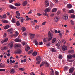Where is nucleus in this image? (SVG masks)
Returning <instances> with one entry per match:
<instances>
[{
	"instance_id": "54",
	"label": "nucleus",
	"mask_w": 75,
	"mask_h": 75,
	"mask_svg": "<svg viewBox=\"0 0 75 75\" xmlns=\"http://www.w3.org/2000/svg\"><path fill=\"white\" fill-rule=\"evenodd\" d=\"M15 1V0H9V2L10 3H13Z\"/></svg>"
},
{
	"instance_id": "46",
	"label": "nucleus",
	"mask_w": 75,
	"mask_h": 75,
	"mask_svg": "<svg viewBox=\"0 0 75 75\" xmlns=\"http://www.w3.org/2000/svg\"><path fill=\"white\" fill-rule=\"evenodd\" d=\"M15 33L16 34V36H18V34H19V33H18V32L17 31H16L15 32Z\"/></svg>"
},
{
	"instance_id": "52",
	"label": "nucleus",
	"mask_w": 75,
	"mask_h": 75,
	"mask_svg": "<svg viewBox=\"0 0 75 75\" xmlns=\"http://www.w3.org/2000/svg\"><path fill=\"white\" fill-rule=\"evenodd\" d=\"M70 22L71 23L72 25H74V22L72 20H71Z\"/></svg>"
},
{
	"instance_id": "39",
	"label": "nucleus",
	"mask_w": 75,
	"mask_h": 75,
	"mask_svg": "<svg viewBox=\"0 0 75 75\" xmlns=\"http://www.w3.org/2000/svg\"><path fill=\"white\" fill-rule=\"evenodd\" d=\"M36 59L37 61H38V60H40V59H41V57L38 56L37 57Z\"/></svg>"
},
{
	"instance_id": "50",
	"label": "nucleus",
	"mask_w": 75,
	"mask_h": 75,
	"mask_svg": "<svg viewBox=\"0 0 75 75\" xmlns=\"http://www.w3.org/2000/svg\"><path fill=\"white\" fill-rule=\"evenodd\" d=\"M44 65V62H42L40 65V67H41V66H43Z\"/></svg>"
},
{
	"instance_id": "27",
	"label": "nucleus",
	"mask_w": 75,
	"mask_h": 75,
	"mask_svg": "<svg viewBox=\"0 0 75 75\" xmlns=\"http://www.w3.org/2000/svg\"><path fill=\"white\" fill-rule=\"evenodd\" d=\"M27 2L26 1H25L23 3V6H26L27 5Z\"/></svg>"
},
{
	"instance_id": "37",
	"label": "nucleus",
	"mask_w": 75,
	"mask_h": 75,
	"mask_svg": "<svg viewBox=\"0 0 75 75\" xmlns=\"http://www.w3.org/2000/svg\"><path fill=\"white\" fill-rule=\"evenodd\" d=\"M16 25L17 26H19L20 25V22H19V21H17L16 23Z\"/></svg>"
},
{
	"instance_id": "13",
	"label": "nucleus",
	"mask_w": 75,
	"mask_h": 75,
	"mask_svg": "<svg viewBox=\"0 0 75 75\" xmlns=\"http://www.w3.org/2000/svg\"><path fill=\"white\" fill-rule=\"evenodd\" d=\"M7 41H8V38H6L3 40L1 41V42H2V43H4V42H7Z\"/></svg>"
},
{
	"instance_id": "14",
	"label": "nucleus",
	"mask_w": 75,
	"mask_h": 75,
	"mask_svg": "<svg viewBox=\"0 0 75 75\" xmlns=\"http://www.w3.org/2000/svg\"><path fill=\"white\" fill-rule=\"evenodd\" d=\"M44 65L46 67H50V64H49V63L46 62H44Z\"/></svg>"
},
{
	"instance_id": "48",
	"label": "nucleus",
	"mask_w": 75,
	"mask_h": 75,
	"mask_svg": "<svg viewBox=\"0 0 75 75\" xmlns=\"http://www.w3.org/2000/svg\"><path fill=\"white\" fill-rule=\"evenodd\" d=\"M42 44H43V43H42V42H40L39 43V45H42Z\"/></svg>"
},
{
	"instance_id": "61",
	"label": "nucleus",
	"mask_w": 75,
	"mask_h": 75,
	"mask_svg": "<svg viewBox=\"0 0 75 75\" xmlns=\"http://www.w3.org/2000/svg\"><path fill=\"white\" fill-rule=\"evenodd\" d=\"M46 23H47V22H44L42 23V24L43 25H44Z\"/></svg>"
},
{
	"instance_id": "26",
	"label": "nucleus",
	"mask_w": 75,
	"mask_h": 75,
	"mask_svg": "<svg viewBox=\"0 0 75 75\" xmlns=\"http://www.w3.org/2000/svg\"><path fill=\"white\" fill-rule=\"evenodd\" d=\"M9 7L10 8H11L12 9H16V7H14L12 5H10Z\"/></svg>"
},
{
	"instance_id": "25",
	"label": "nucleus",
	"mask_w": 75,
	"mask_h": 75,
	"mask_svg": "<svg viewBox=\"0 0 75 75\" xmlns=\"http://www.w3.org/2000/svg\"><path fill=\"white\" fill-rule=\"evenodd\" d=\"M50 75H54V71H53V69H51Z\"/></svg>"
},
{
	"instance_id": "58",
	"label": "nucleus",
	"mask_w": 75,
	"mask_h": 75,
	"mask_svg": "<svg viewBox=\"0 0 75 75\" xmlns=\"http://www.w3.org/2000/svg\"><path fill=\"white\" fill-rule=\"evenodd\" d=\"M27 33H23V34L24 36H27Z\"/></svg>"
},
{
	"instance_id": "20",
	"label": "nucleus",
	"mask_w": 75,
	"mask_h": 75,
	"mask_svg": "<svg viewBox=\"0 0 75 75\" xmlns=\"http://www.w3.org/2000/svg\"><path fill=\"white\" fill-rule=\"evenodd\" d=\"M15 41L16 42H20L21 41L20 39H16L15 40Z\"/></svg>"
},
{
	"instance_id": "12",
	"label": "nucleus",
	"mask_w": 75,
	"mask_h": 75,
	"mask_svg": "<svg viewBox=\"0 0 75 75\" xmlns=\"http://www.w3.org/2000/svg\"><path fill=\"white\" fill-rule=\"evenodd\" d=\"M48 35L49 37H52V36H53V33H52L50 31H49L48 32Z\"/></svg>"
},
{
	"instance_id": "34",
	"label": "nucleus",
	"mask_w": 75,
	"mask_h": 75,
	"mask_svg": "<svg viewBox=\"0 0 75 75\" xmlns=\"http://www.w3.org/2000/svg\"><path fill=\"white\" fill-rule=\"evenodd\" d=\"M11 22L13 23H16V21H15V19L14 18H13L11 20Z\"/></svg>"
},
{
	"instance_id": "23",
	"label": "nucleus",
	"mask_w": 75,
	"mask_h": 75,
	"mask_svg": "<svg viewBox=\"0 0 75 75\" xmlns=\"http://www.w3.org/2000/svg\"><path fill=\"white\" fill-rule=\"evenodd\" d=\"M26 30V29L24 27H22V32H24V31H25Z\"/></svg>"
},
{
	"instance_id": "63",
	"label": "nucleus",
	"mask_w": 75,
	"mask_h": 75,
	"mask_svg": "<svg viewBox=\"0 0 75 75\" xmlns=\"http://www.w3.org/2000/svg\"><path fill=\"white\" fill-rule=\"evenodd\" d=\"M59 35L60 36V37H62V34L61 33L59 34Z\"/></svg>"
},
{
	"instance_id": "5",
	"label": "nucleus",
	"mask_w": 75,
	"mask_h": 75,
	"mask_svg": "<svg viewBox=\"0 0 75 75\" xmlns=\"http://www.w3.org/2000/svg\"><path fill=\"white\" fill-rule=\"evenodd\" d=\"M15 52L16 54H20L21 53V50L20 49H18L15 51Z\"/></svg>"
},
{
	"instance_id": "36",
	"label": "nucleus",
	"mask_w": 75,
	"mask_h": 75,
	"mask_svg": "<svg viewBox=\"0 0 75 75\" xmlns=\"http://www.w3.org/2000/svg\"><path fill=\"white\" fill-rule=\"evenodd\" d=\"M56 41V38H54L52 41V43H55V42Z\"/></svg>"
},
{
	"instance_id": "32",
	"label": "nucleus",
	"mask_w": 75,
	"mask_h": 75,
	"mask_svg": "<svg viewBox=\"0 0 75 75\" xmlns=\"http://www.w3.org/2000/svg\"><path fill=\"white\" fill-rule=\"evenodd\" d=\"M68 67L67 66H65L64 67V71H67L68 69Z\"/></svg>"
},
{
	"instance_id": "15",
	"label": "nucleus",
	"mask_w": 75,
	"mask_h": 75,
	"mask_svg": "<svg viewBox=\"0 0 75 75\" xmlns=\"http://www.w3.org/2000/svg\"><path fill=\"white\" fill-rule=\"evenodd\" d=\"M67 58L68 59H72L73 58V56L72 55L69 54V55H67Z\"/></svg>"
},
{
	"instance_id": "53",
	"label": "nucleus",
	"mask_w": 75,
	"mask_h": 75,
	"mask_svg": "<svg viewBox=\"0 0 75 75\" xmlns=\"http://www.w3.org/2000/svg\"><path fill=\"white\" fill-rule=\"evenodd\" d=\"M69 53L71 52L72 53H74V50H70L69 51Z\"/></svg>"
},
{
	"instance_id": "57",
	"label": "nucleus",
	"mask_w": 75,
	"mask_h": 75,
	"mask_svg": "<svg viewBox=\"0 0 75 75\" xmlns=\"http://www.w3.org/2000/svg\"><path fill=\"white\" fill-rule=\"evenodd\" d=\"M19 70L21 71H24V68H20L19 69Z\"/></svg>"
},
{
	"instance_id": "56",
	"label": "nucleus",
	"mask_w": 75,
	"mask_h": 75,
	"mask_svg": "<svg viewBox=\"0 0 75 75\" xmlns=\"http://www.w3.org/2000/svg\"><path fill=\"white\" fill-rule=\"evenodd\" d=\"M61 14V11H59L57 12V14L59 15V14Z\"/></svg>"
},
{
	"instance_id": "9",
	"label": "nucleus",
	"mask_w": 75,
	"mask_h": 75,
	"mask_svg": "<svg viewBox=\"0 0 75 75\" xmlns=\"http://www.w3.org/2000/svg\"><path fill=\"white\" fill-rule=\"evenodd\" d=\"M74 69L73 68H71L69 70V72L70 74H72L73 72H74Z\"/></svg>"
},
{
	"instance_id": "16",
	"label": "nucleus",
	"mask_w": 75,
	"mask_h": 75,
	"mask_svg": "<svg viewBox=\"0 0 75 75\" xmlns=\"http://www.w3.org/2000/svg\"><path fill=\"white\" fill-rule=\"evenodd\" d=\"M59 20V17H56L55 18L54 21H55V22H57V21H58Z\"/></svg>"
},
{
	"instance_id": "8",
	"label": "nucleus",
	"mask_w": 75,
	"mask_h": 75,
	"mask_svg": "<svg viewBox=\"0 0 75 75\" xmlns=\"http://www.w3.org/2000/svg\"><path fill=\"white\" fill-rule=\"evenodd\" d=\"M50 10H51L50 8H47L44 10V12L46 13H48V12H49L50 11Z\"/></svg>"
},
{
	"instance_id": "18",
	"label": "nucleus",
	"mask_w": 75,
	"mask_h": 75,
	"mask_svg": "<svg viewBox=\"0 0 75 75\" xmlns=\"http://www.w3.org/2000/svg\"><path fill=\"white\" fill-rule=\"evenodd\" d=\"M30 47L29 46H27L26 48H25V51H28L29 50H30Z\"/></svg>"
},
{
	"instance_id": "31",
	"label": "nucleus",
	"mask_w": 75,
	"mask_h": 75,
	"mask_svg": "<svg viewBox=\"0 0 75 75\" xmlns=\"http://www.w3.org/2000/svg\"><path fill=\"white\" fill-rule=\"evenodd\" d=\"M43 41L45 42H47V41H48V38H45L43 39Z\"/></svg>"
},
{
	"instance_id": "1",
	"label": "nucleus",
	"mask_w": 75,
	"mask_h": 75,
	"mask_svg": "<svg viewBox=\"0 0 75 75\" xmlns=\"http://www.w3.org/2000/svg\"><path fill=\"white\" fill-rule=\"evenodd\" d=\"M60 43H61V41L59 40H57L55 43V44L56 46H57L58 49H59L61 47V45H60Z\"/></svg>"
},
{
	"instance_id": "60",
	"label": "nucleus",
	"mask_w": 75,
	"mask_h": 75,
	"mask_svg": "<svg viewBox=\"0 0 75 75\" xmlns=\"http://www.w3.org/2000/svg\"><path fill=\"white\" fill-rule=\"evenodd\" d=\"M10 59H7V62L8 63V64H9L10 63Z\"/></svg>"
},
{
	"instance_id": "11",
	"label": "nucleus",
	"mask_w": 75,
	"mask_h": 75,
	"mask_svg": "<svg viewBox=\"0 0 75 75\" xmlns=\"http://www.w3.org/2000/svg\"><path fill=\"white\" fill-rule=\"evenodd\" d=\"M67 48H68V47L67 46H63V47L62 48V50L64 51H66V50H67Z\"/></svg>"
},
{
	"instance_id": "21",
	"label": "nucleus",
	"mask_w": 75,
	"mask_h": 75,
	"mask_svg": "<svg viewBox=\"0 0 75 75\" xmlns=\"http://www.w3.org/2000/svg\"><path fill=\"white\" fill-rule=\"evenodd\" d=\"M1 21L4 23H8V21L6 20H2Z\"/></svg>"
},
{
	"instance_id": "44",
	"label": "nucleus",
	"mask_w": 75,
	"mask_h": 75,
	"mask_svg": "<svg viewBox=\"0 0 75 75\" xmlns=\"http://www.w3.org/2000/svg\"><path fill=\"white\" fill-rule=\"evenodd\" d=\"M62 55L61 54H59V59H61L62 58Z\"/></svg>"
},
{
	"instance_id": "19",
	"label": "nucleus",
	"mask_w": 75,
	"mask_h": 75,
	"mask_svg": "<svg viewBox=\"0 0 75 75\" xmlns=\"http://www.w3.org/2000/svg\"><path fill=\"white\" fill-rule=\"evenodd\" d=\"M32 54V55H33V56L35 57V56H36V55H37V53L36 52H34Z\"/></svg>"
},
{
	"instance_id": "35",
	"label": "nucleus",
	"mask_w": 75,
	"mask_h": 75,
	"mask_svg": "<svg viewBox=\"0 0 75 75\" xmlns=\"http://www.w3.org/2000/svg\"><path fill=\"white\" fill-rule=\"evenodd\" d=\"M50 51H52V52H55V49L54 48H51L50 49Z\"/></svg>"
},
{
	"instance_id": "2",
	"label": "nucleus",
	"mask_w": 75,
	"mask_h": 75,
	"mask_svg": "<svg viewBox=\"0 0 75 75\" xmlns=\"http://www.w3.org/2000/svg\"><path fill=\"white\" fill-rule=\"evenodd\" d=\"M7 31L8 33L9 34H12L13 33V30L12 28L9 29L7 30Z\"/></svg>"
},
{
	"instance_id": "30",
	"label": "nucleus",
	"mask_w": 75,
	"mask_h": 75,
	"mask_svg": "<svg viewBox=\"0 0 75 75\" xmlns=\"http://www.w3.org/2000/svg\"><path fill=\"white\" fill-rule=\"evenodd\" d=\"M57 8H54L52 9V13L56 12L57 11Z\"/></svg>"
},
{
	"instance_id": "47",
	"label": "nucleus",
	"mask_w": 75,
	"mask_h": 75,
	"mask_svg": "<svg viewBox=\"0 0 75 75\" xmlns=\"http://www.w3.org/2000/svg\"><path fill=\"white\" fill-rule=\"evenodd\" d=\"M50 45H51L50 43H47L46 44V45L47 46V47H49V46H50Z\"/></svg>"
},
{
	"instance_id": "22",
	"label": "nucleus",
	"mask_w": 75,
	"mask_h": 75,
	"mask_svg": "<svg viewBox=\"0 0 75 75\" xmlns=\"http://www.w3.org/2000/svg\"><path fill=\"white\" fill-rule=\"evenodd\" d=\"M10 72L11 73V74H14V73L15 72V70L13 69H12L11 70Z\"/></svg>"
},
{
	"instance_id": "49",
	"label": "nucleus",
	"mask_w": 75,
	"mask_h": 75,
	"mask_svg": "<svg viewBox=\"0 0 75 75\" xmlns=\"http://www.w3.org/2000/svg\"><path fill=\"white\" fill-rule=\"evenodd\" d=\"M55 74L56 75H59V74L58 73V71H56L55 72Z\"/></svg>"
},
{
	"instance_id": "51",
	"label": "nucleus",
	"mask_w": 75,
	"mask_h": 75,
	"mask_svg": "<svg viewBox=\"0 0 75 75\" xmlns=\"http://www.w3.org/2000/svg\"><path fill=\"white\" fill-rule=\"evenodd\" d=\"M33 52V50H31L28 53V54H31Z\"/></svg>"
},
{
	"instance_id": "28",
	"label": "nucleus",
	"mask_w": 75,
	"mask_h": 75,
	"mask_svg": "<svg viewBox=\"0 0 75 75\" xmlns=\"http://www.w3.org/2000/svg\"><path fill=\"white\" fill-rule=\"evenodd\" d=\"M67 7L68 8H71L72 6L71 4H68L67 5Z\"/></svg>"
},
{
	"instance_id": "43",
	"label": "nucleus",
	"mask_w": 75,
	"mask_h": 75,
	"mask_svg": "<svg viewBox=\"0 0 75 75\" xmlns=\"http://www.w3.org/2000/svg\"><path fill=\"white\" fill-rule=\"evenodd\" d=\"M6 71V69H0V71Z\"/></svg>"
},
{
	"instance_id": "59",
	"label": "nucleus",
	"mask_w": 75,
	"mask_h": 75,
	"mask_svg": "<svg viewBox=\"0 0 75 75\" xmlns=\"http://www.w3.org/2000/svg\"><path fill=\"white\" fill-rule=\"evenodd\" d=\"M38 26H36L35 27V29L36 30H37V29H38Z\"/></svg>"
},
{
	"instance_id": "62",
	"label": "nucleus",
	"mask_w": 75,
	"mask_h": 75,
	"mask_svg": "<svg viewBox=\"0 0 75 75\" xmlns=\"http://www.w3.org/2000/svg\"><path fill=\"white\" fill-rule=\"evenodd\" d=\"M6 50V47H4L2 49V50Z\"/></svg>"
},
{
	"instance_id": "55",
	"label": "nucleus",
	"mask_w": 75,
	"mask_h": 75,
	"mask_svg": "<svg viewBox=\"0 0 75 75\" xmlns=\"http://www.w3.org/2000/svg\"><path fill=\"white\" fill-rule=\"evenodd\" d=\"M1 68H3V67H5V65L3 64L2 65H1Z\"/></svg>"
},
{
	"instance_id": "38",
	"label": "nucleus",
	"mask_w": 75,
	"mask_h": 75,
	"mask_svg": "<svg viewBox=\"0 0 75 75\" xmlns=\"http://www.w3.org/2000/svg\"><path fill=\"white\" fill-rule=\"evenodd\" d=\"M49 38L48 39V41H50L52 39L53 37H49Z\"/></svg>"
},
{
	"instance_id": "7",
	"label": "nucleus",
	"mask_w": 75,
	"mask_h": 75,
	"mask_svg": "<svg viewBox=\"0 0 75 75\" xmlns=\"http://www.w3.org/2000/svg\"><path fill=\"white\" fill-rule=\"evenodd\" d=\"M21 46V45L19 44H15L14 45V48L15 49H16V48H17L18 47H20Z\"/></svg>"
},
{
	"instance_id": "29",
	"label": "nucleus",
	"mask_w": 75,
	"mask_h": 75,
	"mask_svg": "<svg viewBox=\"0 0 75 75\" xmlns=\"http://www.w3.org/2000/svg\"><path fill=\"white\" fill-rule=\"evenodd\" d=\"M9 27H10V26H9V25H6L4 27V29H8Z\"/></svg>"
},
{
	"instance_id": "40",
	"label": "nucleus",
	"mask_w": 75,
	"mask_h": 75,
	"mask_svg": "<svg viewBox=\"0 0 75 75\" xmlns=\"http://www.w3.org/2000/svg\"><path fill=\"white\" fill-rule=\"evenodd\" d=\"M5 18H6V14L4 15L1 16V18H2V19Z\"/></svg>"
},
{
	"instance_id": "64",
	"label": "nucleus",
	"mask_w": 75,
	"mask_h": 75,
	"mask_svg": "<svg viewBox=\"0 0 75 75\" xmlns=\"http://www.w3.org/2000/svg\"><path fill=\"white\" fill-rule=\"evenodd\" d=\"M73 58H75V54H73Z\"/></svg>"
},
{
	"instance_id": "4",
	"label": "nucleus",
	"mask_w": 75,
	"mask_h": 75,
	"mask_svg": "<svg viewBox=\"0 0 75 75\" xmlns=\"http://www.w3.org/2000/svg\"><path fill=\"white\" fill-rule=\"evenodd\" d=\"M45 6L46 7H48L49 6V5L50 4L49 3V1L48 0H46L45 3Z\"/></svg>"
},
{
	"instance_id": "3",
	"label": "nucleus",
	"mask_w": 75,
	"mask_h": 75,
	"mask_svg": "<svg viewBox=\"0 0 75 75\" xmlns=\"http://www.w3.org/2000/svg\"><path fill=\"white\" fill-rule=\"evenodd\" d=\"M15 17L16 18H17L18 19H19V18H20L21 19V22H23V21H24L25 19H24V18L17 17V16H16Z\"/></svg>"
},
{
	"instance_id": "6",
	"label": "nucleus",
	"mask_w": 75,
	"mask_h": 75,
	"mask_svg": "<svg viewBox=\"0 0 75 75\" xmlns=\"http://www.w3.org/2000/svg\"><path fill=\"white\" fill-rule=\"evenodd\" d=\"M29 35L30 36V39H33V38H34V37H35V34H34L30 33Z\"/></svg>"
},
{
	"instance_id": "10",
	"label": "nucleus",
	"mask_w": 75,
	"mask_h": 75,
	"mask_svg": "<svg viewBox=\"0 0 75 75\" xmlns=\"http://www.w3.org/2000/svg\"><path fill=\"white\" fill-rule=\"evenodd\" d=\"M68 17V14H66L63 16V18L64 20H67Z\"/></svg>"
},
{
	"instance_id": "33",
	"label": "nucleus",
	"mask_w": 75,
	"mask_h": 75,
	"mask_svg": "<svg viewBox=\"0 0 75 75\" xmlns=\"http://www.w3.org/2000/svg\"><path fill=\"white\" fill-rule=\"evenodd\" d=\"M15 6H17V7H19V6H20L21 4L20 3H16L15 4Z\"/></svg>"
},
{
	"instance_id": "45",
	"label": "nucleus",
	"mask_w": 75,
	"mask_h": 75,
	"mask_svg": "<svg viewBox=\"0 0 75 75\" xmlns=\"http://www.w3.org/2000/svg\"><path fill=\"white\" fill-rule=\"evenodd\" d=\"M32 10L31 9L30 10V11L28 13H27V14H31V13H32Z\"/></svg>"
},
{
	"instance_id": "41",
	"label": "nucleus",
	"mask_w": 75,
	"mask_h": 75,
	"mask_svg": "<svg viewBox=\"0 0 75 75\" xmlns=\"http://www.w3.org/2000/svg\"><path fill=\"white\" fill-rule=\"evenodd\" d=\"M71 18H75V15H72L71 16Z\"/></svg>"
},
{
	"instance_id": "17",
	"label": "nucleus",
	"mask_w": 75,
	"mask_h": 75,
	"mask_svg": "<svg viewBox=\"0 0 75 75\" xmlns=\"http://www.w3.org/2000/svg\"><path fill=\"white\" fill-rule=\"evenodd\" d=\"M9 47L11 48H12L13 47V46H14V44L12 42H11L9 44H8Z\"/></svg>"
},
{
	"instance_id": "24",
	"label": "nucleus",
	"mask_w": 75,
	"mask_h": 75,
	"mask_svg": "<svg viewBox=\"0 0 75 75\" xmlns=\"http://www.w3.org/2000/svg\"><path fill=\"white\" fill-rule=\"evenodd\" d=\"M69 13H70V14H71L72 13H74V11L73 9L70 10L69 11Z\"/></svg>"
},
{
	"instance_id": "42",
	"label": "nucleus",
	"mask_w": 75,
	"mask_h": 75,
	"mask_svg": "<svg viewBox=\"0 0 75 75\" xmlns=\"http://www.w3.org/2000/svg\"><path fill=\"white\" fill-rule=\"evenodd\" d=\"M35 44L36 45H38L39 44H38V42L37 41H35Z\"/></svg>"
}]
</instances>
